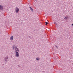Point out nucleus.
Returning <instances> with one entry per match:
<instances>
[{
    "label": "nucleus",
    "mask_w": 73,
    "mask_h": 73,
    "mask_svg": "<svg viewBox=\"0 0 73 73\" xmlns=\"http://www.w3.org/2000/svg\"><path fill=\"white\" fill-rule=\"evenodd\" d=\"M30 8V10H31V11H33V9H32V8L31 7H29Z\"/></svg>",
    "instance_id": "0eeeda50"
},
{
    "label": "nucleus",
    "mask_w": 73,
    "mask_h": 73,
    "mask_svg": "<svg viewBox=\"0 0 73 73\" xmlns=\"http://www.w3.org/2000/svg\"><path fill=\"white\" fill-rule=\"evenodd\" d=\"M15 56L17 57H19V53L18 52H16Z\"/></svg>",
    "instance_id": "f257e3e1"
},
{
    "label": "nucleus",
    "mask_w": 73,
    "mask_h": 73,
    "mask_svg": "<svg viewBox=\"0 0 73 73\" xmlns=\"http://www.w3.org/2000/svg\"><path fill=\"white\" fill-rule=\"evenodd\" d=\"M68 17H64V19H65V20H66L67 19H68Z\"/></svg>",
    "instance_id": "6e6552de"
},
{
    "label": "nucleus",
    "mask_w": 73,
    "mask_h": 73,
    "mask_svg": "<svg viewBox=\"0 0 73 73\" xmlns=\"http://www.w3.org/2000/svg\"><path fill=\"white\" fill-rule=\"evenodd\" d=\"M71 26H73V24L71 25Z\"/></svg>",
    "instance_id": "ddd939ff"
},
{
    "label": "nucleus",
    "mask_w": 73,
    "mask_h": 73,
    "mask_svg": "<svg viewBox=\"0 0 73 73\" xmlns=\"http://www.w3.org/2000/svg\"><path fill=\"white\" fill-rule=\"evenodd\" d=\"M8 59V58L7 57L5 58V60H7V59Z\"/></svg>",
    "instance_id": "9b49d317"
},
{
    "label": "nucleus",
    "mask_w": 73,
    "mask_h": 73,
    "mask_svg": "<svg viewBox=\"0 0 73 73\" xmlns=\"http://www.w3.org/2000/svg\"><path fill=\"white\" fill-rule=\"evenodd\" d=\"M15 50L16 52H19V50L17 47L15 48Z\"/></svg>",
    "instance_id": "f03ea898"
},
{
    "label": "nucleus",
    "mask_w": 73,
    "mask_h": 73,
    "mask_svg": "<svg viewBox=\"0 0 73 73\" xmlns=\"http://www.w3.org/2000/svg\"><path fill=\"white\" fill-rule=\"evenodd\" d=\"M48 24V23L47 22H45V25H47Z\"/></svg>",
    "instance_id": "9d476101"
},
{
    "label": "nucleus",
    "mask_w": 73,
    "mask_h": 73,
    "mask_svg": "<svg viewBox=\"0 0 73 73\" xmlns=\"http://www.w3.org/2000/svg\"><path fill=\"white\" fill-rule=\"evenodd\" d=\"M54 24H56L57 25V23H54Z\"/></svg>",
    "instance_id": "f8f14e48"
},
{
    "label": "nucleus",
    "mask_w": 73,
    "mask_h": 73,
    "mask_svg": "<svg viewBox=\"0 0 73 73\" xmlns=\"http://www.w3.org/2000/svg\"><path fill=\"white\" fill-rule=\"evenodd\" d=\"M36 60H37V61L39 60H40V58H36Z\"/></svg>",
    "instance_id": "1a4fd4ad"
},
{
    "label": "nucleus",
    "mask_w": 73,
    "mask_h": 73,
    "mask_svg": "<svg viewBox=\"0 0 73 73\" xmlns=\"http://www.w3.org/2000/svg\"><path fill=\"white\" fill-rule=\"evenodd\" d=\"M10 40H13V36H11L10 38Z\"/></svg>",
    "instance_id": "423d86ee"
},
{
    "label": "nucleus",
    "mask_w": 73,
    "mask_h": 73,
    "mask_svg": "<svg viewBox=\"0 0 73 73\" xmlns=\"http://www.w3.org/2000/svg\"><path fill=\"white\" fill-rule=\"evenodd\" d=\"M19 9L18 8H16V13H18L19 12Z\"/></svg>",
    "instance_id": "7ed1b4c3"
},
{
    "label": "nucleus",
    "mask_w": 73,
    "mask_h": 73,
    "mask_svg": "<svg viewBox=\"0 0 73 73\" xmlns=\"http://www.w3.org/2000/svg\"><path fill=\"white\" fill-rule=\"evenodd\" d=\"M3 9V6L1 5H0V10H2Z\"/></svg>",
    "instance_id": "39448f33"
},
{
    "label": "nucleus",
    "mask_w": 73,
    "mask_h": 73,
    "mask_svg": "<svg viewBox=\"0 0 73 73\" xmlns=\"http://www.w3.org/2000/svg\"><path fill=\"white\" fill-rule=\"evenodd\" d=\"M17 47V46H16V45H14L13 46L12 48L13 49H15V48H16Z\"/></svg>",
    "instance_id": "20e7f679"
},
{
    "label": "nucleus",
    "mask_w": 73,
    "mask_h": 73,
    "mask_svg": "<svg viewBox=\"0 0 73 73\" xmlns=\"http://www.w3.org/2000/svg\"><path fill=\"white\" fill-rule=\"evenodd\" d=\"M56 48H58L57 46H56Z\"/></svg>",
    "instance_id": "4468645a"
}]
</instances>
